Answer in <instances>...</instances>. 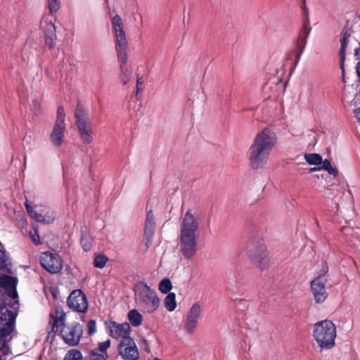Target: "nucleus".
Masks as SVG:
<instances>
[{
  "mask_svg": "<svg viewBox=\"0 0 360 360\" xmlns=\"http://www.w3.org/2000/svg\"><path fill=\"white\" fill-rule=\"evenodd\" d=\"M110 335L112 338L117 340H124L125 338H131L129 336L131 332V327L129 323L124 322L118 323L115 321H112L110 323Z\"/></svg>",
  "mask_w": 360,
  "mask_h": 360,
  "instance_id": "dca6fc26",
  "label": "nucleus"
},
{
  "mask_svg": "<svg viewBox=\"0 0 360 360\" xmlns=\"http://www.w3.org/2000/svg\"><path fill=\"white\" fill-rule=\"evenodd\" d=\"M56 217V214L53 211L51 212L49 211L46 212V224L53 222Z\"/></svg>",
  "mask_w": 360,
  "mask_h": 360,
  "instance_id": "4c0bfd02",
  "label": "nucleus"
},
{
  "mask_svg": "<svg viewBox=\"0 0 360 360\" xmlns=\"http://www.w3.org/2000/svg\"><path fill=\"white\" fill-rule=\"evenodd\" d=\"M201 307L198 302L193 304L190 309L187 316L193 319H195L197 321L200 316Z\"/></svg>",
  "mask_w": 360,
  "mask_h": 360,
  "instance_id": "393cba45",
  "label": "nucleus"
},
{
  "mask_svg": "<svg viewBox=\"0 0 360 360\" xmlns=\"http://www.w3.org/2000/svg\"><path fill=\"white\" fill-rule=\"evenodd\" d=\"M154 360H161V359H159V358H158V357H155V358L154 359Z\"/></svg>",
  "mask_w": 360,
  "mask_h": 360,
  "instance_id": "09e8293b",
  "label": "nucleus"
},
{
  "mask_svg": "<svg viewBox=\"0 0 360 360\" xmlns=\"http://www.w3.org/2000/svg\"><path fill=\"white\" fill-rule=\"evenodd\" d=\"M110 340L108 339L103 342H99L98 345V347L95 349L101 353H107L106 350L110 347Z\"/></svg>",
  "mask_w": 360,
  "mask_h": 360,
  "instance_id": "f704fd0d",
  "label": "nucleus"
},
{
  "mask_svg": "<svg viewBox=\"0 0 360 360\" xmlns=\"http://www.w3.org/2000/svg\"><path fill=\"white\" fill-rule=\"evenodd\" d=\"M236 288L238 292L245 290L243 285H246L245 281L243 282L241 281H238L236 283Z\"/></svg>",
  "mask_w": 360,
  "mask_h": 360,
  "instance_id": "58836bf2",
  "label": "nucleus"
},
{
  "mask_svg": "<svg viewBox=\"0 0 360 360\" xmlns=\"http://www.w3.org/2000/svg\"><path fill=\"white\" fill-rule=\"evenodd\" d=\"M18 280L16 277H13L6 274L0 276V288L3 289L5 293L12 300L11 308L13 309H19L20 304L18 302V294L17 292V285Z\"/></svg>",
  "mask_w": 360,
  "mask_h": 360,
  "instance_id": "f8f14e48",
  "label": "nucleus"
},
{
  "mask_svg": "<svg viewBox=\"0 0 360 360\" xmlns=\"http://www.w3.org/2000/svg\"><path fill=\"white\" fill-rule=\"evenodd\" d=\"M30 236L32 242L35 245L41 244L38 229L33 226L32 229L30 231Z\"/></svg>",
  "mask_w": 360,
  "mask_h": 360,
  "instance_id": "72a5a7b5",
  "label": "nucleus"
},
{
  "mask_svg": "<svg viewBox=\"0 0 360 360\" xmlns=\"http://www.w3.org/2000/svg\"><path fill=\"white\" fill-rule=\"evenodd\" d=\"M65 112L63 106H58L57 109V116L53 129L50 134L49 139L52 145L56 148H59L63 142L65 131Z\"/></svg>",
  "mask_w": 360,
  "mask_h": 360,
  "instance_id": "9b49d317",
  "label": "nucleus"
},
{
  "mask_svg": "<svg viewBox=\"0 0 360 360\" xmlns=\"http://www.w3.org/2000/svg\"><path fill=\"white\" fill-rule=\"evenodd\" d=\"M25 205H26L27 211L31 217H32L37 221H39V222H42V221H45L44 217L41 214H38L35 211L34 207H32L31 205H28L27 203H26Z\"/></svg>",
  "mask_w": 360,
  "mask_h": 360,
  "instance_id": "bb28decb",
  "label": "nucleus"
},
{
  "mask_svg": "<svg viewBox=\"0 0 360 360\" xmlns=\"http://www.w3.org/2000/svg\"><path fill=\"white\" fill-rule=\"evenodd\" d=\"M51 294L53 295V297L54 298H56L57 297V291L56 290H54V289H51Z\"/></svg>",
  "mask_w": 360,
  "mask_h": 360,
  "instance_id": "c03bdc74",
  "label": "nucleus"
},
{
  "mask_svg": "<svg viewBox=\"0 0 360 360\" xmlns=\"http://www.w3.org/2000/svg\"><path fill=\"white\" fill-rule=\"evenodd\" d=\"M198 326V321L195 319H193L189 316H186V320L185 323V330L188 333H193L194 330Z\"/></svg>",
  "mask_w": 360,
  "mask_h": 360,
  "instance_id": "c85d7f7f",
  "label": "nucleus"
},
{
  "mask_svg": "<svg viewBox=\"0 0 360 360\" xmlns=\"http://www.w3.org/2000/svg\"><path fill=\"white\" fill-rule=\"evenodd\" d=\"M320 169H321L320 167L319 168L314 167L310 169V172H314V171L320 170Z\"/></svg>",
  "mask_w": 360,
  "mask_h": 360,
  "instance_id": "a18cd8bd",
  "label": "nucleus"
},
{
  "mask_svg": "<svg viewBox=\"0 0 360 360\" xmlns=\"http://www.w3.org/2000/svg\"><path fill=\"white\" fill-rule=\"evenodd\" d=\"M143 84V80L141 77H138L136 81V94H139L140 91H141V88L140 87Z\"/></svg>",
  "mask_w": 360,
  "mask_h": 360,
  "instance_id": "ea45409f",
  "label": "nucleus"
},
{
  "mask_svg": "<svg viewBox=\"0 0 360 360\" xmlns=\"http://www.w3.org/2000/svg\"><path fill=\"white\" fill-rule=\"evenodd\" d=\"M320 168L321 169L326 170L330 174L334 176L338 175V169L331 165L329 160L326 159L323 161L322 160L321 167H320Z\"/></svg>",
  "mask_w": 360,
  "mask_h": 360,
  "instance_id": "cd10ccee",
  "label": "nucleus"
},
{
  "mask_svg": "<svg viewBox=\"0 0 360 360\" xmlns=\"http://www.w3.org/2000/svg\"><path fill=\"white\" fill-rule=\"evenodd\" d=\"M96 331V321L91 319L87 323V332L89 335H93Z\"/></svg>",
  "mask_w": 360,
  "mask_h": 360,
  "instance_id": "c9c22d12",
  "label": "nucleus"
},
{
  "mask_svg": "<svg viewBox=\"0 0 360 360\" xmlns=\"http://www.w3.org/2000/svg\"><path fill=\"white\" fill-rule=\"evenodd\" d=\"M39 263H40L41 266L44 269H45V258H44L42 256H41L39 258Z\"/></svg>",
  "mask_w": 360,
  "mask_h": 360,
  "instance_id": "a19ab883",
  "label": "nucleus"
},
{
  "mask_svg": "<svg viewBox=\"0 0 360 360\" xmlns=\"http://www.w3.org/2000/svg\"><path fill=\"white\" fill-rule=\"evenodd\" d=\"M32 106L34 107V109H37L39 107V104L37 101H34L33 102Z\"/></svg>",
  "mask_w": 360,
  "mask_h": 360,
  "instance_id": "37998d69",
  "label": "nucleus"
},
{
  "mask_svg": "<svg viewBox=\"0 0 360 360\" xmlns=\"http://www.w3.org/2000/svg\"><path fill=\"white\" fill-rule=\"evenodd\" d=\"M199 224L191 210H188L184 214L180 231L179 252L184 259H191L198 251V237L196 231Z\"/></svg>",
  "mask_w": 360,
  "mask_h": 360,
  "instance_id": "7ed1b4c3",
  "label": "nucleus"
},
{
  "mask_svg": "<svg viewBox=\"0 0 360 360\" xmlns=\"http://www.w3.org/2000/svg\"><path fill=\"white\" fill-rule=\"evenodd\" d=\"M49 257L46 262V271L51 274H58L63 269V259L58 253H51L46 250V257Z\"/></svg>",
  "mask_w": 360,
  "mask_h": 360,
  "instance_id": "a211bd4d",
  "label": "nucleus"
},
{
  "mask_svg": "<svg viewBox=\"0 0 360 360\" xmlns=\"http://www.w3.org/2000/svg\"><path fill=\"white\" fill-rule=\"evenodd\" d=\"M11 303L0 304V339L6 342L8 337L13 332L18 309L11 310L7 305Z\"/></svg>",
  "mask_w": 360,
  "mask_h": 360,
  "instance_id": "0eeeda50",
  "label": "nucleus"
},
{
  "mask_svg": "<svg viewBox=\"0 0 360 360\" xmlns=\"http://www.w3.org/2000/svg\"><path fill=\"white\" fill-rule=\"evenodd\" d=\"M155 227V216L151 210H150L146 215L145 221V229L143 241L145 243V251L148 250L152 244L154 236V229Z\"/></svg>",
  "mask_w": 360,
  "mask_h": 360,
  "instance_id": "f3484780",
  "label": "nucleus"
},
{
  "mask_svg": "<svg viewBox=\"0 0 360 360\" xmlns=\"http://www.w3.org/2000/svg\"><path fill=\"white\" fill-rule=\"evenodd\" d=\"M172 288V283L168 278L162 280L159 284V290L165 294L168 293L171 290Z\"/></svg>",
  "mask_w": 360,
  "mask_h": 360,
  "instance_id": "c756f323",
  "label": "nucleus"
},
{
  "mask_svg": "<svg viewBox=\"0 0 360 360\" xmlns=\"http://www.w3.org/2000/svg\"><path fill=\"white\" fill-rule=\"evenodd\" d=\"M127 317L129 323L134 327H138L142 323L143 316L136 309L130 310Z\"/></svg>",
  "mask_w": 360,
  "mask_h": 360,
  "instance_id": "412c9836",
  "label": "nucleus"
},
{
  "mask_svg": "<svg viewBox=\"0 0 360 360\" xmlns=\"http://www.w3.org/2000/svg\"><path fill=\"white\" fill-rule=\"evenodd\" d=\"M247 251L252 262L261 270L269 267V259L266 247L262 240L249 241Z\"/></svg>",
  "mask_w": 360,
  "mask_h": 360,
  "instance_id": "6e6552de",
  "label": "nucleus"
},
{
  "mask_svg": "<svg viewBox=\"0 0 360 360\" xmlns=\"http://www.w3.org/2000/svg\"><path fill=\"white\" fill-rule=\"evenodd\" d=\"M134 291L136 304L143 312L152 313L158 308L160 300L155 290L145 282H137L134 286Z\"/></svg>",
  "mask_w": 360,
  "mask_h": 360,
  "instance_id": "39448f33",
  "label": "nucleus"
},
{
  "mask_svg": "<svg viewBox=\"0 0 360 360\" xmlns=\"http://www.w3.org/2000/svg\"><path fill=\"white\" fill-rule=\"evenodd\" d=\"M75 117L79 137L84 144L89 145L93 141L91 124L82 105L78 103L75 108Z\"/></svg>",
  "mask_w": 360,
  "mask_h": 360,
  "instance_id": "1a4fd4ad",
  "label": "nucleus"
},
{
  "mask_svg": "<svg viewBox=\"0 0 360 360\" xmlns=\"http://www.w3.org/2000/svg\"><path fill=\"white\" fill-rule=\"evenodd\" d=\"M327 282L328 278L325 274H319L311 281V289L316 303H323L327 299Z\"/></svg>",
  "mask_w": 360,
  "mask_h": 360,
  "instance_id": "ddd939ff",
  "label": "nucleus"
},
{
  "mask_svg": "<svg viewBox=\"0 0 360 360\" xmlns=\"http://www.w3.org/2000/svg\"><path fill=\"white\" fill-rule=\"evenodd\" d=\"M66 314L61 306H56L49 313V324L51 331L48 338H53L60 331V335L66 345L70 347L77 346L83 335L82 326L76 321L65 323Z\"/></svg>",
  "mask_w": 360,
  "mask_h": 360,
  "instance_id": "f257e3e1",
  "label": "nucleus"
},
{
  "mask_svg": "<svg viewBox=\"0 0 360 360\" xmlns=\"http://www.w3.org/2000/svg\"><path fill=\"white\" fill-rule=\"evenodd\" d=\"M306 161L311 165H320L322 163V157L317 153L305 154Z\"/></svg>",
  "mask_w": 360,
  "mask_h": 360,
  "instance_id": "5701e85b",
  "label": "nucleus"
},
{
  "mask_svg": "<svg viewBox=\"0 0 360 360\" xmlns=\"http://www.w3.org/2000/svg\"><path fill=\"white\" fill-rule=\"evenodd\" d=\"M112 25L115 38V49L117 53V60L120 67V79L124 85H126L131 77L132 70L127 67L128 60V42L124 30L122 18L116 15L112 19Z\"/></svg>",
  "mask_w": 360,
  "mask_h": 360,
  "instance_id": "20e7f679",
  "label": "nucleus"
},
{
  "mask_svg": "<svg viewBox=\"0 0 360 360\" xmlns=\"http://www.w3.org/2000/svg\"><path fill=\"white\" fill-rule=\"evenodd\" d=\"M80 243L85 252H88L91 250V240L89 237L82 235L80 240Z\"/></svg>",
  "mask_w": 360,
  "mask_h": 360,
  "instance_id": "473e14b6",
  "label": "nucleus"
},
{
  "mask_svg": "<svg viewBox=\"0 0 360 360\" xmlns=\"http://www.w3.org/2000/svg\"><path fill=\"white\" fill-rule=\"evenodd\" d=\"M108 261V257L103 254L95 256L94 259V266L96 268L103 269Z\"/></svg>",
  "mask_w": 360,
  "mask_h": 360,
  "instance_id": "a878e982",
  "label": "nucleus"
},
{
  "mask_svg": "<svg viewBox=\"0 0 360 360\" xmlns=\"http://www.w3.org/2000/svg\"><path fill=\"white\" fill-rule=\"evenodd\" d=\"M11 265L8 257L4 250L0 249V269H7Z\"/></svg>",
  "mask_w": 360,
  "mask_h": 360,
  "instance_id": "7c9ffc66",
  "label": "nucleus"
},
{
  "mask_svg": "<svg viewBox=\"0 0 360 360\" xmlns=\"http://www.w3.org/2000/svg\"><path fill=\"white\" fill-rule=\"evenodd\" d=\"M350 37V33L347 30L344 29L342 32L341 39H340V68L342 70V79L343 82H345V60L346 57V49L349 43V38Z\"/></svg>",
  "mask_w": 360,
  "mask_h": 360,
  "instance_id": "6ab92c4d",
  "label": "nucleus"
},
{
  "mask_svg": "<svg viewBox=\"0 0 360 360\" xmlns=\"http://www.w3.org/2000/svg\"><path fill=\"white\" fill-rule=\"evenodd\" d=\"M56 39L55 25L52 22L46 23V45H48L50 49L53 48L56 44Z\"/></svg>",
  "mask_w": 360,
  "mask_h": 360,
  "instance_id": "aec40b11",
  "label": "nucleus"
},
{
  "mask_svg": "<svg viewBox=\"0 0 360 360\" xmlns=\"http://www.w3.org/2000/svg\"><path fill=\"white\" fill-rule=\"evenodd\" d=\"M355 115L359 121H360V108L355 110Z\"/></svg>",
  "mask_w": 360,
  "mask_h": 360,
  "instance_id": "79ce46f5",
  "label": "nucleus"
},
{
  "mask_svg": "<svg viewBox=\"0 0 360 360\" xmlns=\"http://www.w3.org/2000/svg\"><path fill=\"white\" fill-rule=\"evenodd\" d=\"M67 303L73 311L86 313L88 310V302L85 294L79 289L74 290L69 295Z\"/></svg>",
  "mask_w": 360,
  "mask_h": 360,
  "instance_id": "4468645a",
  "label": "nucleus"
},
{
  "mask_svg": "<svg viewBox=\"0 0 360 360\" xmlns=\"http://www.w3.org/2000/svg\"><path fill=\"white\" fill-rule=\"evenodd\" d=\"M301 8L303 11L304 18L302 27L299 32L294 50L296 63H298L300 59L301 55L302 54L307 44V38L311 30L309 22V11L306 7L305 1L302 3Z\"/></svg>",
  "mask_w": 360,
  "mask_h": 360,
  "instance_id": "9d476101",
  "label": "nucleus"
},
{
  "mask_svg": "<svg viewBox=\"0 0 360 360\" xmlns=\"http://www.w3.org/2000/svg\"><path fill=\"white\" fill-rule=\"evenodd\" d=\"M83 355L81 352L76 349H72L67 352L63 360H82Z\"/></svg>",
  "mask_w": 360,
  "mask_h": 360,
  "instance_id": "b1692460",
  "label": "nucleus"
},
{
  "mask_svg": "<svg viewBox=\"0 0 360 360\" xmlns=\"http://www.w3.org/2000/svg\"><path fill=\"white\" fill-rule=\"evenodd\" d=\"M49 11L51 14L58 11L60 8V1H49Z\"/></svg>",
  "mask_w": 360,
  "mask_h": 360,
  "instance_id": "e433bc0d",
  "label": "nucleus"
},
{
  "mask_svg": "<svg viewBox=\"0 0 360 360\" xmlns=\"http://www.w3.org/2000/svg\"><path fill=\"white\" fill-rule=\"evenodd\" d=\"M276 142V133L268 128L256 135L248 152L251 168L261 169L267 163L270 153Z\"/></svg>",
  "mask_w": 360,
  "mask_h": 360,
  "instance_id": "f03ea898",
  "label": "nucleus"
},
{
  "mask_svg": "<svg viewBox=\"0 0 360 360\" xmlns=\"http://www.w3.org/2000/svg\"><path fill=\"white\" fill-rule=\"evenodd\" d=\"M42 290H43L44 292H45V285L43 286Z\"/></svg>",
  "mask_w": 360,
  "mask_h": 360,
  "instance_id": "de8ad7c7",
  "label": "nucleus"
},
{
  "mask_svg": "<svg viewBox=\"0 0 360 360\" xmlns=\"http://www.w3.org/2000/svg\"><path fill=\"white\" fill-rule=\"evenodd\" d=\"M336 336V326L332 321L326 319L314 325L313 337L320 347V352L333 348Z\"/></svg>",
  "mask_w": 360,
  "mask_h": 360,
  "instance_id": "423d86ee",
  "label": "nucleus"
},
{
  "mask_svg": "<svg viewBox=\"0 0 360 360\" xmlns=\"http://www.w3.org/2000/svg\"><path fill=\"white\" fill-rule=\"evenodd\" d=\"M89 357L91 360H106L108 354L101 353L96 349H94L89 352Z\"/></svg>",
  "mask_w": 360,
  "mask_h": 360,
  "instance_id": "2f4dec72",
  "label": "nucleus"
},
{
  "mask_svg": "<svg viewBox=\"0 0 360 360\" xmlns=\"http://www.w3.org/2000/svg\"><path fill=\"white\" fill-rule=\"evenodd\" d=\"M176 295L174 292H169L165 299V306L169 311H172L176 307Z\"/></svg>",
  "mask_w": 360,
  "mask_h": 360,
  "instance_id": "4be33fe9",
  "label": "nucleus"
},
{
  "mask_svg": "<svg viewBox=\"0 0 360 360\" xmlns=\"http://www.w3.org/2000/svg\"><path fill=\"white\" fill-rule=\"evenodd\" d=\"M118 354L124 360H137L139 352L132 338L122 340L118 345Z\"/></svg>",
  "mask_w": 360,
  "mask_h": 360,
  "instance_id": "2eb2a0df",
  "label": "nucleus"
},
{
  "mask_svg": "<svg viewBox=\"0 0 360 360\" xmlns=\"http://www.w3.org/2000/svg\"><path fill=\"white\" fill-rule=\"evenodd\" d=\"M50 345V350H52V347H53V343L52 340L51 341Z\"/></svg>",
  "mask_w": 360,
  "mask_h": 360,
  "instance_id": "49530a36",
  "label": "nucleus"
}]
</instances>
